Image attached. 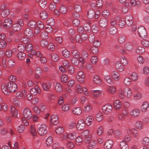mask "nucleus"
Returning <instances> with one entry per match:
<instances>
[{
  "label": "nucleus",
  "mask_w": 149,
  "mask_h": 149,
  "mask_svg": "<svg viewBox=\"0 0 149 149\" xmlns=\"http://www.w3.org/2000/svg\"><path fill=\"white\" fill-rule=\"evenodd\" d=\"M113 109L112 106L110 104H107L104 105L102 108V111L105 114L110 113Z\"/></svg>",
  "instance_id": "nucleus-9"
},
{
  "label": "nucleus",
  "mask_w": 149,
  "mask_h": 149,
  "mask_svg": "<svg viewBox=\"0 0 149 149\" xmlns=\"http://www.w3.org/2000/svg\"><path fill=\"white\" fill-rule=\"evenodd\" d=\"M74 144L70 141H68L66 143L67 147L70 149H72L74 147Z\"/></svg>",
  "instance_id": "nucleus-44"
},
{
  "label": "nucleus",
  "mask_w": 149,
  "mask_h": 149,
  "mask_svg": "<svg viewBox=\"0 0 149 149\" xmlns=\"http://www.w3.org/2000/svg\"><path fill=\"white\" fill-rule=\"evenodd\" d=\"M53 143V138L51 136L48 137L46 141V144L48 147H50Z\"/></svg>",
  "instance_id": "nucleus-37"
},
{
  "label": "nucleus",
  "mask_w": 149,
  "mask_h": 149,
  "mask_svg": "<svg viewBox=\"0 0 149 149\" xmlns=\"http://www.w3.org/2000/svg\"><path fill=\"white\" fill-rule=\"evenodd\" d=\"M70 61L74 65H78L79 63V60L77 57H72Z\"/></svg>",
  "instance_id": "nucleus-47"
},
{
  "label": "nucleus",
  "mask_w": 149,
  "mask_h": 149,
  "mask_svg": "<svg viewBox=\"0 0 149 149\" xmlns=\"http://www.w3.org/2000/svg\"><path fill=\"white\" fill-rule=\"evenodd\" d=\"M138 31L139 36L141 37L146 38L147 36V31L143 26H141L138 27Z\"/></svg>",
  "instance_id": "nucleus-10"
},
{
  "label": "nucleus",
  "mask_w": 149,
  "mask_h": 149,
  "mask_svg": "<svg viewBox=\"0 0 149 149\" xmlns=\"http://www.w3.org/2000/svg\"><path fill=\"white\" fill-rule=\"evenodd\" d=\"M100 25L102 27H105L107 24V21L104 18L101 19L99 22Z\"/></svg>",
  "instance_id": "nucleus-45"
},
{
  "label": "nucleus",
  "mask_w": 149,
  "mask_h": 149,
  "mask_svg": "<svg viewBox=\"0 0 149 149\" xmlns=\"http://www.w3.org/2000/svg\"><path fill=\"white\" fill-rule=\"evenodd\" d=\"M33 47L32 45L30 43H27L25 45V48L26 50L29 52L31 50H33Z\"/></svg>",
  "instance_id": "nucleus-63"
},
{
  "label": "nucleus",
  "mask_w": 149,
  "mask_h": 149,
  "mask_svg": "<svg viewBox=\"0 0 149 149\" xmlns=\"http://www.w3.org/2000/svg\"><path fill=\"white\" fill-rule=\"evenodd\" d=\"M121 62L124 65H127L128 64V61L124 56H121L120 58Z\"/></svg>",
  "instance_id": "nucleus-52"
},
{
  "label": "nucleus",
  "mask_w": 149,
  "mask_h": 149,
  "mask_svg": "<svg viewBox=\"0 0 149 149\" xmlns=\"http://www.w3.org/2000/svg\"><path fill=\"white\" fill-rule=\"evenodd\" d=\"M113 144V141L111 139L106 140L104 144L105 149H111L112 147Z\"/></svg>",
  "instance_id": "nucleus-18"
},
{
  "label": "nucleus",
  "mask_w": 149,
  "mask_h": 149,
  "mask_svg": "<svg viewBox=\"0 0 149 149\" xmlns=\"http://www.w3.org/2000/svg\"><path fill=\"white\" fill-rule=\"evenodd\" d=\"M55 89L58 92H60L63 90L62 87L61 85L59 83H56L55 86Z\"/></svg>",
  "instance_id": "nucleus-55"
},
{
  "label": "nucleus",
  "mask_w": 149,
  "mask_h": 149,
  "mask_svg": "<svg viewBox=\"0 0 149 149\" xmlns=\"http://www.w3.org/2000/svg\"><path fill=\"white\" fill-rule=\"evenodd\" d=\"M24 34L29 37H32L33 33L32 31L29 28H26L24 31Z\"/></svg>",
  "instance_id": "nucleus-36"
},
{
  "label": "nucleus",
  "mask_w": 149,
  "mask_h": 149,
  "mask_svg": "<svg viewBox=\"0 0 149 149\" xmlns=\"http://www.w3.org/2000/svg\"><path fill=\"white\" fill-rule=\"evenodd\" d=\"M134 126L138 130H141L143 128V123L141 121L137 120L135 123Z\"/></svg>",
  "instance_id": "nucleus-29"
},
{
  "label": "nucleus",
  "mask_w": 149,
  "mask_h": 149,
  "mask_svg": "<svg viewBox=\"0 0 149 149\" xmlns=\"http://www.w3.org/2000/svg\"><path fill=\"white\" fill-rule=\"evenodd\" d=\"M31 53L32 55L38 57H41L42 56V54L40 52H37L35 50H32L31 51Z\"/></svg>",
  "instance_id": "nucleus-43"
},
{
  "label": "nucleus",
  "mask_w": 149,
  "mask_h": 149,
  "mask_svg": "<svg viewBox=\"0 0 149 149\" xmlns=\"http://www.w3.org/2000/svg\"><path fill=\"white\" fill-rule=\"evenodd\" d=\"M26 92L24 90L22 91H18L16 93L15 96L17 98L19 99L24 98L26 96Z\"/></svg>",
  "instance_id": "nucleus-13"
},
{
  "label": "nucleus",
  "mask_w": 149,
  "mask_h": 149,
  "mask_svg": "<svg viewBox=\"0 0 149 149\" xmlns=\"http://www.w3.org/2000/svg\"><path fill=\"white\" fill-rule=\"evenodd\" d=\"M126 39V36L123 35H120L119 37L118 41L120 43H123L125 41Z\"/></svg>",
  "instance_id": "nucleus-61"
},
{
  "label": "nucleus",
  "mask_w": 149,
  "mask_h": 149,
  "mask_svg": "<svg viewBox=\"0 0 149 149\" xmlns=\"http://www.w3.org/2000/svg\"><path fill=\"white\" fill-rule=\"evenodd\" d=\"M13 24L12 20L9 18L5 19L3 22V26L7 29L10 28L13 25Z\"/></svg>",
  "instance_id": "nucleus-6"
},
{
  "label": "nucleus",
  "mask_w": 149,
  "mask_h": 149,
  "mask_svg": "<svg viewBox=\"0 0 149 149\" xmlns=\"http://www.w3.org/2000/svg\"><path fill=\"white\" fill-rule=\"evenodd\" d=\"M92 106L89 103L86 104L83 108V110L86 113H88L91 111L92 109Z\"/></svg>",
  "instance_id": "nucleus-25"
},
{
  "label": "nucleus",
  "mask_w": 149,
  "mask_h": 149,
  "mask_svg": "<svg viewBox=\"0 0 149 149\" xmlns=\"http://www.w3.org/2000/svg\"><path fill=\"white\" fill-rule=\"evenodd\" d=\"M30 132L32 136H35L37 134V132L34 126L31 125L30 128Z\"/></svg>",
  "instance_id": "nucleus-49"
},
{
  "label": "nucleus",
  "mask_w": 149,
  "mask_h": 149,
  "mask_svg": "<svg viewBox=\"0 0 149 149\" xmlns=\"http://www.w3.org/2000/svg\"><path fill=\"white\" fill-rule=\"evenodd\" d=\"M8 79L10 81L12 82H15L17 80V78L16 76L14 75H10L8 78Z\"/></svg>",
  "instance_id": "nucleus-58"
},
{
  "label": "nucleus",
  "mask_w": 149,
  "mask_h": 149,
  "mask_svg": "<svg viewBox=\"0 0 149 149\" xmlns=\"http://www.w3.org/2000/svg\"><path fill=\"white\" fill-rule=\"evenodd\" d=\"M108 92L111 94H115L116 91V87L113 86H108L107 88Z\"/></svg>",
  "instance_id": "nucleus-26"
},
{
  "label": "nucleus",
  "mask_w": 149,
  "mask_h": 149,
  "mask_svg": "<svg viewBox=\"0 0 149 149\" xmlns=\"http://www.w3.org/2000/svg\"><path fill=\"white\" fill-rule=\"evenodd\" d=\"M83 89L81 86L79 84H77L75 87V93H81L82 92Z\"/></svg>",
  "instance_id": "nucleus-48"
},
{
  "label": "nucleus",
  "mask_w": 149,
  "mask_h": 149,
  "mask_svg": "<svg viewBox=\"0 0 149 149\" xmlns=\"http://www.w3.org/2000/svg\"><path fill=\"white\" fill-rule=\"evenodd\" d=\"M96 119L98 122L102 121L104 119L103 114L101 111H99L97 112L96 115Z\"/></svg>",
  "instance_id": "nucleus-28"
},
{
  "label": "nucleus",
  "mask_w": 149,
  "mask_h": 149,
  "mask_svg": "<svg viewBox=\"0 0 149 149\" xmlns=\"http://www.w3.org/2000/svg\"><path fill=\"white\" fill-rule=\"evenodd\" d=\"M7 65L9 67L13 68L15 66V63L13 60L9 59L8 61Z\"/></svg>",
  "instance_id": "nucleus-46"
},
{
  "label": "nucleus",
  "mask_w": 149,
  "mask_h": 149,
  "mask_svg": "<svg viewBox=\"0 0 149 149\" xmlns=\"http://www.w3.org/2000/svg\"><path fill=\"white\" fill-rule=\"evenodd\" d=\"M118 95L120 99H126L127 100H130L133 95V92L129 87H125L123 90L119 89L118 91Z\"/></svg>",
  "instance_id": "nucleus-2"
},
{
  "label": "nucleus",
  "mask_w": 149,
  "mask_h": 149,
  "mask_svg": "<svg viewBox=\"0 0 149 149\" xmlns=\"http://www.w3.org/2000/svg\"><path fill=\"white\" fill-rule=\"evenodd\" d=\"M94 83L98 85H100L102 84V81L100 78L97 75L94 76L93 79Z\"/></svg>",
  "instance_id": "nucleus-35"
},
{
  "label": "nucleus",
  "mask_w": 149,
  "mask_h": 149,
  "mask_svg": "<svg viewBox=\"0 0 149 149\" xmlns=\"http://www.w3.org/2000/svg\"><path fill=\"white\" fill-rule=\"evenodd\" d=\"M50 121L51 123L54 125L58 124L59 122L57 115H53L50 117Z\"/></svg>",
  "instance_id": "nucleus-17"
},
{
  "label": "nucleus",
  "mask_w": 149,
  "mask_h": 149,
  "mask_svg": "<svg viewBox=\"0 0 149 149\" xmlns=\"http://www.w3.org/2000/svg\"><path fill=\"white\" fill-rule=\"evenodd\" d=\"M136 52L139 54H142L145 52V49L143 47L139 45L136 46Z\"/></svg>",
  "instance_id": "nucleus-19"
},
{
  "label": "nucleus",
  "mask_w": 149,
  "mask_h": 149,
  "mask_svg": "<svg viewBox=\"0 0 149 149\" xmlns=\"http://www.w3.org/2000/svg\"><path fill=\"white\" fill-rule=\"evenodd\" d=\"M62 110L64 111H67L70 109L69 105L68 104H65L61 107Z\"/></svg>",
  "instance_id": "nucleus-57"
},
{
  "label": "nucleus",
  "mask_w": 149,
  "mask_h": 149,
  "mask_svg": "<svg viewBox=\"0 0 149 149\" xmlns=\"http://www.w3.org/2000/svg\"><path fill=\"white\" fill-rule=\"evenodd\" d=\"M47 125L44 124H41L37 130L38 134L41 136L45 135L47 133Z\"/></svg>",
  "instance_id": "nucleus-4"
},
{
  "label": "nucleus",
  "mask_w": 149,
  "mask_h": 149,
  "mask_svg": "<svg viewBox=\"0 0 149 149\" xmlns=\"http://www.w3.org/2000/svg\"><path fill=\"white\" fill-rule=\"evenodd\" d=\"M52 83L49 82L45 83H42V87L46 91H48L51 88Z\"/></svg>",
  "instance_id": "nucleus-24"
},
{
  "label": "nucleus",
  "mask_w": 149,
  "mask_h": 149,
  "mask_svg": "<svg viewBox=\"0 0 149 149\" xmlns=\"http://www.w3.org/2000/svg\"><path fill=\"white\" fill-rule=\"evenodd\" d=\"M94 118L92 116H89L86 119V122L88 126L91 125L93 123Z\"/></svg>",
  "instance_id": "nucleus-30"
},
{
  "label": "nucleus",
  "mask_w": 149,
  "mask_h": 149,
  "mask_svg": "<svg viewBox=\"0 0 149 149\" xmlns=\"http://www.w3.org/2000/svg\"><path fill=\"white\" fill-rule=\"evenodd\" d=\"M96 144V141L92 139L91 140H90L88 144L89 148L90 149H93L95 147Z\"/></svg>",
  "instance_id": "nucleus-39"
},
{
  "label": "nucleus",
  "mask_w": 149,
  "mask_h": 149,
  "mask_svg": "<svg viewBox=\"0 0 149 149\" xmlns=\"http://www.w3.org/2000/svg\"><path fill=\"white\" fill-rule=\"evenodd\" d=\"M23 115L24 117L28 120H30L32 117L31 110L28 108H26L23 110Z\"/></svg>",
  "instance_id": "nucleus-7"
},
{
  "label": "nucleus",
  "mask_w": 149,
  "mask_h": 149,
  "mask_svg": "<svg viewBox=\"0 0 149 149\" xmlns=\"http://www.w3.org/2000/svg\"><path fill=\"white\" fill-rule=\"evenodd\" d=\"M115 66L117 69L119 71L122 72L124 70V67L119 61L116 62Z\"/></svg>",
  "instance_id": "nucleus-34"
},
{
  "label": "nucleus",
  "mask_w": 149,
  "mask_h": 149,
  "mask_svg": "<svg viewBox=\"0 0 149 149\" xmlns=\"http://www.w3.org/2000/svg\"><path fill=\"white\" fill-rule=\"evenodd\" d=\"M123 141H125L126 143H127L130 142L132 139V137L130 134L126 135L124 137Z\"/></svg>",
  "instance_id": "nucleus-53"
},
{
  "label": "nucleus",
  "mask_w": 149,
  "mask_h": 149,
  "mask_svg": "<svg viewBox=\"0 0 149 149\" xmlns=\"http://www.w3.org/2000/svg\"><path fill=\"white\" fill-rule=\"evenodd\" d=\"M85 125L84 120L83 119H79L76 125L77 129L78 131H81L84 129Z\"/></svg>",
  "instance_id": "nucleus-8"
},
{
  "label": "nucleus",
  "mask_w": 149,
  "mask_h": 149,
  "mask_svg": "<svg viewBox=\"0 0 149 149\" xmlns=\"http://www.w3.org/2000/svg\"><path fill=\"white\" fill-rule=\"evenodd\" d=\"M47 3V1L45 0H41L39 3L40 6L42 8H44Z\"/></svg>",
  "instance_id": "nucleus-64"
},
{
  "label": "nucleus",
  "mask_w": 149,
  "mask_h": 149,
  "mask_svg": "<svg viewBox=\"0 0 149 149\" xmlns=\"http://www.w3.org/2000/svg\"><path fill=\"white\" fill-rule=\"evenodd\" d=\"M12 29L13 31H18L20 30L21 26L20 25L17 23L14 24H13Z\"/></svg>",
  "instance_id": "nucleus-62"
},
{
  "label": "nucleus",
  "mask_w": 149,
  "mask_h": 149,
  "mask_svg": "<svg viewBox=\"0 0 149 149\" xmlns=\"http://www.w3.org/2000/svg\"><path fill=\"white\" fill-rule=\"evenodd\" d=\"M77 77L78 81L81 83H83L85 81V75L83 72L79 71L77 72Z\"/></svg>",
  "instance_id": "nucleus-12"
},
{
  "label": "nucleus",
  "mask_w": 149,
  "mask_h": 149,
  "mask_svg": "<svg viewBox=\"0 0 149 149\" xmlns=\"http://www.w3.org/2000/svg\"><path fill=\"white\" fill-rule=\"evenodd\" d=\"M130 108L123 109V114L125 116L128 117L130 115Z\"/></svg>",
  "instance_id": "nucleus-56"
},
{
  "label": "nucleus",
  "mask_w": 149,
  "mask_h": 149,
  "mask_svg": "<svg viewBox=\"0 0 149 149\" xmlns=\"http://www.w3.org/2000/svg\"><path fill=\"white\" fill-rule=\"evenodd\" d=\"M59 10L62 14H65L67 12V8L64 5L61 3L59 7Z\"/></svg>",
  "instance_id": "nucleus-40"
},
{
  "label": "nucleus",
  "mask_w": 149,
  "mask_h": 149,
  "mask_svg": "<svg viewBox=\"0 0 149 149\" xmlns=\"http://www.w3.org/2000/svg\"><path fill=\"white\" fill-rule=\"evenodd\" d=\"M17 86L15 83L8 82L7 85L2 84L1 89L2 91L5 95H8L10 92H14L17 90Z\"/></svg>",
  "instance_id": "nucleus-1"
},
{
  "label": "nucleus",
  "mask_w": 149,
  "mask_h": 149,
  "mask_svg": "<svg viewBox=\"0 0 149 149\" xmlns=\"http://www.w3.org/2000/svg\"><path fill=\"white\" fill-rule=\"evenodd\" d=\"M10 112L12 116L16 118L18 115V111L17 109L14 107L11 106L10 107Z\"/></svg>",
  "instance_id": "nucleus-31"
},
{
  "label": "nucleus",
  "mask_w": 149,
  "mask_h": 149,
  "mask_svg": "<svg viewBox=\"0 0 149 149\" xmlns=\"http://www.w3.org/2000/svg\"><path fill=\"white\" fill-rule=\"evenodd\" d=\"M77 133L75 132H65L62 134L60 137V139L62 141H65L68 139L73 140L77 137Z\"/></svg>",
  "instance_id": "nucleus-3"
},
{
  "label": "nucleus",
  "mask_w": 149,
  "mask_h": 149,
  "mask_svg": "<svg viewBox=\"0 0 149 149\" xmlns=\"http://www.w3.org/2000/svg\"><path fill=\"white\" fill-rule=\"evenodd\" d=\"M119 146L120 149H129L128 144L123 141H122L120 142Z\"/></svg>",
  "instance_id": "nucleus-32"
},
{
  "label": "nucleus",
  "mask_w": 149,
  "mask_h": 149,
  "mask_svg": "<svg viewBox=\"0 0 149 149\" xmlns=\"http://www.w3.org/2000/svg\"><path fill=\"white\" fill-rule=\"evenodd\" d=\"M132 80L130 78L128 77H126L123 82V84L125 86H129L131 83Z\"/></svg>",
  "instance_id": "nucleus-38"
},
{
  "label": "nucleus",
  "mask_w": 149,
  "mask_h": 149,
  "mask_svg": "<svg viewBox=\"0 0 149 149\" xmlns=\"http://www.w3.org/2000/svg\"><path fill=\"white\" fill-rule=\"evenodd\" d=\"M125 22L126 24L128 26H130L133 23V18L132 16L129 15L125 17Z\"/></svg>",
  "instance_id": "nucleus-16"
},
{
  "label": "nucleus",
  "mask_w": 149,
  "mask_h": 149,
  "mask_svg": "<svg viewBox=\"0 0 149 149\" xmlns=\"http://www.w3.org/2000/svg\"><path fill=\"white\" fill-rule=\"evenodd\" d=\"M30 92L31 94L34 95H36L37 94H40L41 92L40 88L37 86H35L31 88L30 90Z\"/></svg>",
  "instance_id": "nucleus-22"
},
{
  "label": "nucleus",
  "mask_w": 149,
  "mask_h": 149,
  "mask_svg": "<svg viewBox=\"0 0 149 149\" xmlns=\"http://www.w3.org/2000/svg\"><path fill=\"white\" fill-rule=\"evenodd\" d=\"M114 107L117 110H120L122 107V104L121 101L118 100H116L113 103Z\"/></svg>",
  "instance_id": "nucleus-21"
},
{
  "label": "nucleus",
  "mask_w": 149,
  "mask_h": 149,
  "mask_svg": "<svg viewBox=\"0 0 149 149\" xmlns=\"http://www.w3.org/2000/svg\"><path fill=\"white\" fill-rule=\"evenodd\" d=\"M83 139L80 136H78L76 138L75 142L76 145H80L83 142Z\"/></svg>",
  "instance_id": "nucleus-51"
},
{
  "label": "nucleus",
  "mask_w": 149,
  "mask_h": 149,
  "mask_svg": "<svg viewBox=\"0 0 149 149\" xmlns=\"http://www.w3.org/2000/svg\"><path fill=\"white\" fill-rule=\"evenodd\" d=\"M48 42L45 40H40V45L42 47H45L48 45Z\"/></svg>",
  "instance_id": "nucleus-54"
},
{
  "label": "nucleus",
  "mask_w": 149,
  "mask_h": 149,
  "mask_svg": "<svg viewBox=\"0 0 149 149\" xmlns=\"http://www.w3.org/2000/svg\"><path fill=\"white\" fill-rule=\"evenodd\" d=\"M111 76L113 79L116 81H119L120 79V74L117 71H116L112 72Z\"/></svg>",
  "instance_id": "nucleus-23"
},
{
  "label": "nucleus",
  "mask_w": 149,
  "mask_h": 149,
  "mask_svg": "<svg viewBox=\"0 0 149 149\" xmlns=\"http://www.w3.org/2000/svg\"><path fill=\"white\" fill-rule=\"evenodd\" d=\"M140 111L139 109L135 108L130 112V116L132 118H136L138 117L140 115Z\"/></svg>",
  "instance_id": "nucleus-14"
},
{
  "label": "nucleus",
  "mask_w": 149,
  "mask_h": 149,
  "mask_svg": "<svg viewBox=\"0 0 149 149\" xmlns=\"http://www.w3.org/2000/svg\"><path fill=\"white\" fill-rule=\"evenodd\" d=\"M0 10L1 11V15L2 17H6L10 14L9 10L7 8H5V6L4 5H2L1 6Z\"/></svg>",
  "instance_id": "nucleus-11"
},
{
  "label": "nucleus",
  "mask_w": 149,
  "mask_h": 149,
  "mask_svg": "<svg viewBox=\"0 0 149 149\" xmlns=\"http://www.w3.org/2000/svg\"><path fill=\"white\" fill-rule=\"evenodd\" d=\"M62 54L63 56L65 58H68L70 56L69 52L67 49L63 50L62 52Z\"/></svg>",
  "instance_id": "nucleus-50"
},
{
  "label": "nucleus",
  "mask_w": 149,
  "mask_h": 149,
  "mask_svg": "<svg viewBox=\"0 0 149 149\" xmlns=\"http://www.w3.org/2000/svg\"><path fill=\"white\" fill-rule=\"evenodd\" d=\"M104 79L109 84L111 85L113 84L114 82L111 78L110 75H104Z\"/></svg>",
  "instance_id": "nucleus-41"
},
{
  "label": "nucleus",
  "mask_w": 149,
  "mask_h": 149,
  "mask_svg": "<svg viewBox=\"0 0 149 149\" xmlns=\"http://www.w3.org/2000/svg\"><path fill=\"white\" fill-rule=\"evenodd\" d=\"M115 137L118 139L120 138L122 136V133L121 131L119 130H116L114 132Z\"/></svg>",
  "instance_id": "nucleus-42"
},
{
  "label": "nucleus",
  "mask_w": 149,
  "mask_h": 149,
  "mask_svg": "<svg viewBox=\"0 0 149 149\" xmlns=\"http://www.w3.org/2000/svg\"><path fill=\"white\" fill-rule=\"evenodd\" d=\"M132 80L134 81H136L138 79V74L134 72H133L129 74Z\"/></svg>",
  "instance_id": "nucleus-33"
},
{
  "label": "nucleus",
  "mask_w": 149,
  "mask_h": 149,
  "mask_svg": "<svg viewBox=\"0 0 149 149\" xmlns=\"http://www.w3.org/2000/svg\"><path fill=\"white\" fill-rule=\"evenodd\" d=\"M149 107V103L148 102L145 101L141 104L140 109L141 111L145 112H146Z\"/></svg>",
  "instance_id": "nucleus-15"
},
{
  "label": "nucleus",
  "mask_w": 149,
  "mask_h": 149,
  "mask_svg": "<svg viewBox=\"0 0 149 149\" xmlns=\"http://www.w3.org/2000/svg\"><path fill=\"white\" fill-rule=\"evenodd\" d=\"M96 134L99 136H102L104 133V128L102 125H100L97 128L96 130Z\"/></svg>",
  "instance_id": "nucleus-20"
},
{
  "label": "nucleus",
  "mask_w": 149,
  "mask_h": 149,
  "mask_svg": "<svg viewBox=\"0 0 149 149\" xmlns=\"http://www.w3.org/2000/svg\"><path fill=\"white\" fill-rule=\"evenodd\" d=\"M91 94L94 98H97L99 96H101L104 95L103 92L101 90H93L91 91Z\"/></svg>",
  "instance_id": "nucleus-5"
},
{
  "label": "nucleus",
  "mask_w": 149,
  "mask_h": 149,
  "mask_svg": "<svg viewBox=\"0 0 149 149\" xmlns=\"http://www.w3.org/2000/svg\"><path fill=\"white\" fill-rule=\"evenodd\" d=\"M64 131V129L62 127H57L55 130V132L57 134H61L63 133Z\"/></svg>",
  "instance_id": "nucleus-60"
},
{
  "label": "nucleus",
  "mask_w": 149,
  "mask_h": 149,
  "mask_svg": "<svg viewBox=\"0 0 149 149\" xmlns=\"http://www.w3.org/2000/svg\"><path fill=\"white\" fill-rule=\"evenodd\" d=\"M82 112L81 108L80 107H75L73 109L72 112L73 114L76 115H80Z\"/></svg>",
  "instance_id": "nucleus-27"
},
{
  "label": "nucleus",
  "mask_w": 149,
  "mask_h": 149,
  "mask_svg": "<svg viewBox=\"0 0 149 149\" xmlns=\"http://www.w3.org/2000/svg\"><path fill=\"white\" fill-rule=\"evenodd\" d=\"M95 12L92 10H90L88 11L87 13V15L88 18L92 19L94 16Z\"/></svg>",
  "instance_id": "nucleus-59"
}]
</instances>
